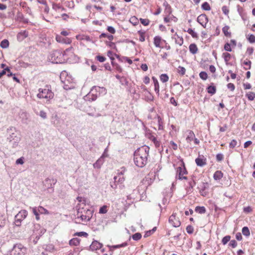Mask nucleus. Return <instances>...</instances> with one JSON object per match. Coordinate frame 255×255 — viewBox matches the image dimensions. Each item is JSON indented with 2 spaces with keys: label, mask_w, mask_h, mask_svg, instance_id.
Instances as JSON below:
<instances>
[{
  "label": "nucleus",
  "mask_w": 255,
  "mask_h": 255,
  "mask_svg": "<svg viewBox=\"0 0 255 255\" xmlns=\"http://www.w3.org/2000/svg\"><path fill=\"white\" fill-rule=\"evenodd\" d=\"M149 150L148 146H143L134 151L133 161L137 166L143 167L146 164Z\"/></svg>",
  "instance_id": "obj_1"
},
{
  "label": "nucleus",
  "mask_w": 255,
  "mask_h": 255,
  "mask_svg": "<svg viewBox=\"0 0 255 255\" xmlns=\"http://www.w3.org/2000/svg\"><path fill=\"white\" fill-rule=\"evenodd\" d=\"M7 131L9 135L7 137V140L10 144L12 148H16L20 140L19 132L13 127L8 128Z\"/></svg>",
  "instance_id": "obj_2"
},
{
  "label": "nucleus",
  "mask_w": 255,
  "mask_h": 255,
  "mask_svg": "<svg viewBox=\"0 0 255 255\" xmlns=\"http://www.w3.org/2000/svg\"><path fill=\"white\" fill-rule=\"evenodd\" d=\"M77 208V219L80 218L82 221L87 222L93 216V210L84 209L81 204H78Z\"/></svg>",
  "instance_id": "obj_3"
},
{
  "label": "nucleus",
  "mask_w": 255,
  "mask_h": 255,
  "mask_svg": "<svg viewBox=\"0 0 255 255\" xmlns=\"http://www.w3.org/2000/svg\"><path fill=\"white\" fill-rule=\"evenodd\" d=\"M101 91L105 92L106 89L104 87L93 86L90 92L86 96L87 100L89 101H95L100 95Z\"/></svg>",
  "instance_id": "obj_4"
},
{
  "label": "nucleus",
  "mask_w": 255,
  "mask_h": 255,
  "mask_svg": "<svg viewBox=\"0 0 255 255\" xmlns=\"http://www.w3.org/2000/svg\"><path fill=\"white\" fill-rule=\"evenodd\" d=\"M177 164L178 166L176 171L178 174V179L180 180H187L188 172L185 168L184 163L183 160H180Z\"/></svg>",
  "instance_id": "obj_5"
},
{
  "label": "nucleus",
  "mask_w": 255,
  "mask_h": 255,
  "mask_svg": "<svg viewBox=\"0 0 255 255\" xmlns=\"http://www.w3.org/2000/svg\"><path fill=\"white\" fill-rule=\"evenodd\" d=\"M39 93L37 96L39 98H44L47 100L51 99L54 97V94L49 88L48 86H46L44 89L39 88Z\"/></svg>",
  "instance_id": "obj_6"
},
{
  "label": "nucleus",
  "mask_w": 255,
  "mask_h": 255,
  "mask_svg": "<svg viewBox=\"0 0 255 255\" xmlns=\"http://www.w3.org/2000/svg\"><path fill=\"white\" fill-rule=\"evenodd\" d=\"M27 248L21 244L14 245L10 251V255H25L27 253Z\"/></svg>",
  "instance_id": "obj_7"
},
{
  "label": "nucleus",
  "mask_w": 255,
  "mask_h": 255,
  "mask_svg": "<svg viewBox=\"0 0 255 255\" xmlns=\"http://www.w3.org/2000/svg\"><path fill=\"white\" fill-rule=\"evenodd\" d=\"M65 53V51L62 53L60 50H54L50 54V60L52 63H61L64 61L63 57Z\"/></svg>",
  "instance_id": "obj_8"
},
{
  "label": "nucleus",
  "mask_w": 255,
  "mask_h": 255,
  "mask_svg": "<svg viewBox=\"0 0 255 255\" xmlns=\"http://www.w3.org/2000/svg\"><path fill=\"white\" fill-rule=\"evenodd\" d=\"M30 209H31L32 212L35 216V218L37 221L40 219V214L45 215L49 214V211L42 206L30 207Z\"/></svg>",
  "instance_id": "obj_9"
},
{
  "label": "nucleus",
  "mask_w": 255,
  "mask_h": 255,
  "mask_svg": "<svg viewBox=\"0 0 255 255\" xmlns=\"http://www.w3.org/2000/svg\"><path fill=\"white\" fill-rule=\"evenodd\" d=\"M237 41L235 39H231L229 42L225 43L224 49L227 52H231L232 49L236 47Z\"/></svg>",
  "instance_id": "obj_10"
},
{
  "label": "nucleus",
  "mask_w": 255,
  "mask_h": 255,
  "mask_svg": "<svg viewBox=\"0 0 255 255\" xmlns=\"http://www.w3.org/2000/svg\"><path fill=\"white\" fill-rule=\"evenodd\" d=\"M56 182L57 180L56 179L47 178L43 181V185L47 189H53Z\"/></svg>",
  "instance_id": "obj_11"
},
{
  "label": "nucleus",
  "mask_w": 255,
  "mask_h": 255,
  "mask_svg": "<svg viewBox=\"0 0 255 255\" xmlns=\"http://www.w3.org/2000/svg\"><path fill=\"white\" fill-rule=\"evenodd\" d=\"M197 21L202 25L203 27L206 28L208 22V16L205 14H202L197 17Z\"/></svg>",
  "instance_id": "obj_12"
},
{
  "label": "nucleus",
  "mask_w": 255,
  "mask_h": 255,
  "mask_svg": "<svg viewBox=\"0 0 255 255\" xmlns=\"http://www.w3.org/2000/svg\"><path fill=\"white\" fill-rule=\"evenodd\" d=\"M195 163L197 166L203 167L207 164V159L203 155H199L195 159Z\"/></svg>",
  "instance_id": "obj_13"
},
{
  "label": "nucleus",
  "mask_w": 255,
  "mask_h": 255,
  "mask_svg": "<svg viewBox=\"0 0 255 255\" xmlns=\"http://www.w3.org/2000/svg\"><path fill=\"white\" fill-rule=\"evenodd\" d=\"M114 180L118 183L119 184V188L120 189H123L125 187L123 183L125 180V179L124 176H115L114 177Z\"/></svg>",
  "instance_id": "obj_14"
},
{
  "label": "nucleus",
  "mask_w": 255,
  "mask_h": 255,
  "mask_svg": "<svg viewBox=\"0 0 255 255\" xmlns=\"http://www.w3.org/2000/svg\"><path fill=\"white\" fill-rule=\"evenodd\" d=\"M56 40L58 42L64 44H70L72 41L70 38L67 37L65 38L60 35H57L56 37Z\"/></svg>",
  "instance_id": "obj_15"
},
{
  "label": "nucleus",
  "mask_w": 255,
  "mask_h": 255,
  "mask_svg": "<svg viewBox=\"0 0 255 255\" xmlns=\"http://www.w3.org/2000/svg\"><path fill=\"white\" fill-rule=\"evenodd\" d=\"M27 216V212L25 210H22L20 211L15 216V219H18V220H23Z\"/></svg>",
  "instance_id": "obj_16"
},
{
  "label": "nucleus",
  "mask_w": 255,
  "mask_h": 255,
  "mask_svg": "<svg viewBox=\"0 0 255 255\" xmlns=\"http://www.w3.org/2000/svg\"><path fill=\"white\" fill-rule=\"evenodd\" d=\"M102 244L98 242L97 241H94L90 246V249L91 251H96L102 247Z\"/></svg>",
  "instance_id": "obj_17"
},
{
  "label": "nucleus",
  "mask_w": 255,
  "mask_h": 255,
  "mask_svg": "<svg viewBox=\"0 0 255 255\" xmlns=\"http://www.w3.org/2000/svg\"><path fill=\"white\" fill-rule=\"evenodd\" d=\"M222 32L225 36L227 38H231L232 37V32L230 30V27L228 25H225L222 28Z\"/></svg>",
  "instance_id": "obj_18"
},
{
  "label": "nucleus",
  "mask_w": 255,
  "mask_h": 255,
  "mask_svg": "<svg viewBox=\"0 0 255 255\" xmlns=\"http://www.w3.org/2000/svg\"><path fill=\"white\" fill-rule=\"evenodd\" d=\"M216 87L214 85V83H211L210 86H209L207 88V91L208 93L213 95L215 94L216 92Z\"/></svg>",
  "instance_id": "obj_19"
},
{
  "label": "nucleus",
  "mask_w": 255,
  "mask_h": 255,
  "mask_svg": "<svg viewBox=\"0 0 255 255\" xmlns=\"http://www.w3.org/2000/svg\"><path fill=\"white\" fill-rule=\"evenodd\" d=\"M187 135L186 136V140L187 142H191L194 138H195V134L193 131L191 130H188L187 131Z\"/></svg>",
  "instance_id": "obj_20"
},
{
  "label": "nucleus",
  "mask_w": 255,
  "mask_h": 255,
  "mask_svg": "<svg viewBox=\"0 0 255 255\" xmlns=\"http://www.w3.org/2000/svg\"><path fill=\"white\" fill-rule=\"evenodd\" d=\"M189 49L190 53L193 54H196L198 51L197 46L195 43L191 44L189 46Z\"/></svg>",
  "instance_id": "obj_21"
},
{
  "label": "nucleus",
  "mask_w": 255,
  "mask_h": 255,
  "mask_svg": "<svg viewBox=\"0 0 255 255\" xmlns=\"http://www.w3.org/2000/svg\"><path fill=\"white\" fill-rule=\"evenodd\" d=\"M222 57L224 60L225 63L228 64L229 62L231 59V54L228 52H224L222 54Z\"/></svg>",
  "instance_id": "obj_22"
},
{
  "label": "nucleus",
  "mask_w": 255,
  "mask_h": 255,
  "mask_svg": "<svg viewBox=\"0 0 255 255\" xmlns=\"http://www.w3.org/2000/svg\"><path fill=\"white\" fill-rule=\"evenodd\" d=\"M223 177V173L220 170L216 171L213 175V178L215 180H220Z\"/></svg>",
  "instance_id": "obj_23"
},
{
  "label": "nucleus",
  "mask_w": 255,
  "mask_h": 255,
  "mask_svg": "<svg viewBox=\"0 0 255 255\" xmlns=\"http://www.w3.org/2000/svg\"><path fill=\"white\" fill-rule=\"evenodd\" d=\"M175 220V215L173 213L171 216L169 218L168 220V224L170 226L172 227H175V223L174 221Z\"/></svg>",
  "instance_id": "obj_24"
},
{
  "label": "nucleus",
  "mask_w": 255,
  "mask_h": 255,
  "mask_svg": "<svg viewBox=\"0 0 255 255\" xmlns=\"http://www.w3.org/2000/svg\"><path fill=\"white\" fill-rule=\"evenodd\" d=\"M106 155L105 154H103L102 156L99 158L93 165L95 168H100L101 166V165L103 164V162L102 160V158L106 156Z\"/></svg>",
  "instance_id": "obj_25"
},
{
  "label": "nucleus",
  "mask_w": 255,
  "mask_h": 255,
  "mask_svg": "<svg viewBox=\"0 0 255 255\" xmlns=\"http://www.w3.org/2000/svg\"><path fill=\"white\" fill-rule=\"evenodd\" d=\"M153 82L154 85V90L156 94L159 95V85L158 80L155 77H152Z\"/></svg>",
  "instance_id": "obj_26"
},
{
  "label": "nucleus",
  "mask_w": 255,
  "mask_h": 255,
  "mask_svg": "<svg viewBox=\"0 0 255 255\" xmlns=\"http://www.w3.org/2000/svg\"><path fill=\"white\" fill-rule=\"evenodd\" d=\"M80 240L79 238H75L69 241L70 246H77L79 245Z\"/></svg>",
  "instance_id": "obj_27"
},
{
  "label": "nucleus",
  "mask_w": 255,
  "mask_h": 255,
  "mask_svg": "<svg viewBox=\"0 0 255 255\" xmlns=\"http://www.w3.org/2000/svg\"><path fill=\"white\" fill-rule=\"evenodd\" d=\"M243 64L244 66H245V67L244 68L245 70L251 69L252 62L250 60L246 59L244 61Z\"/></svg>",
  "instance_id": "obj_28"
},
{
  "label": "nucleus",
  "mask_w": 255,
  "mask_h": 255,
  "mask_svg": "<svg viewBox=\"0 0 255 255\" xmlns=\"http://www.w3.org/2000/svg\"><path fill=\"white\" fill-rule=\"evenodd\" d=\"M246 97L249 101H253L255 99V93L253 92H249L246 93Z\"/></svg>",
  "instance_id": "obj_29"
},
{
  "label": "nucleus",
  "mask_w": 255,
  "mask_h": 255,
  "mask_svg": "<svg viewBox=\"0 0 255 255\" xmlns=\"http://www.w3.org/2000/svg\"><path fill=\"white\" fill-rule=\"evenodd\" d=\"M195 211L199 214H204L206 210L204 206H197L195 209Z\"/></svg>",
  "instance_id": "obj_30"
},
{
  "label": "nucleus",
  "mask_w": 255,
  "mask_h": 255,
  "mask_svg": "<svg viewBox=\"0 0 255 255\" xmlns=\"http://www.w3.org/2000/svg\"><path fill=\"white\" fill-rule=\"evenodd\" d=\"M27 36V34L26 31L20 32L17 34V37L19 40H22Z\"/></svg>",
  "instance_id": "obj_31"
},
{
  "label": "nucleus",
  "mask_w": 255,
  "mask_h": 255,
  "mask_svg": "<svg viewBox=\"0 0 255 255\" xmlns=\"http://www.w3.org/2000/svg\"><path fill=\"white\" fill-rule=\"evenodd\" d=\"M157 120L158 122V130H162L163 129V122L160 116L157 115Z\"/></svg>",
  "instance_id": "obj_32"
},
{
  "label": "nucleus",
  "mask_w": 255,
  "mask_h": 255,
  "mask_svg": "<svg viewBox=\"0 0 255 255\" xmlns=\"http://www.w3.org/2000/svg\"><path fill=\"white\" fill-rule=\"evenodd\" d=\"M24 18V16L22 13L19 11H18L15 17V20L18 21H22Z\"/></svg>",
  "instance_id": "obj_33"
},
{
  "label": "nucleus",
  "mask_w": 255,
  "mask_h": 255,
  "mask_svg": "<svg viewBox=\"0 0 255 255\" xmlns=\"http://www.w3.org/2000/svg\"><path fill=\"white\" fill-rule=\"evenodd\" d=\"M0 46L2 48H6L9 46V42L7 39H3L0 42Z\"/></svg>",
  "instance_id": "obj_34"
},
{
  "label": "nucleus",
  "mask_w": 255,
  "mask_h": 255,
  "mask_svg": "<svg viewBox=\"0 0 255 255\" xmlns=\"http://www.w3.org/2000/svg\"><path fill=\"white\" fill-rule=\"evenodd\" d=\"M187 32L190 34L193 38H198V35L197 34V33L194 31V30L191 28H189L188 30H187Z\"/></svg>",
  "instance_id": "obj_35"
},
{
  "label": "nucleus",
  "mask_w": 255,
  "mask_h": 255,
  "mask_svg": "<svg viewBox=\"0 0 255 255\" xmlns=\"http://www.w3.org/2000/svg\"><path fill=\"white\" fill-rule=\"evenodd\" d=\"M161 42V37L159 36H155L154 38V44L157 47H160V44Z\"/></svg>",
  "instance_id": "obj_36"
},
{
  "label": "nucleus",
  "mask_w": 255,
  "mask_h": 255,
  "mask_svg": "<svg viewBox=\"0 0 255 255\" xmlns=\"http://www.w3.org/2000/svg\"><path fill=\"white\" fill-rule=\"evenodd\" d=\"M242 233L243 234L247 237H248L250 235V230L247 227H244L242 229Z\"/></svg>",
  "instance_id": "obj_37"
},
{
  "label": "nucleus",
  "mask_w": 255,
  "mask_h": 255,
  "mask_svg": "<svg viewBox=\"0 0 255 255\" xmlns=\"http://www.w3.org/2000/svg\"><path fill=\"white\" fill-rule=\"evenodd\" d=\"M200 78L203 80H206L208 78V75L206 72L202 71L199 73Z\"/></svg>",
  "instance_id": "obj_38"
},
{
  "label": "nucleus",
  "mask_w": 255,
  "mask_h": 255,
  "mask_svg": "<svg viewBox=\"0 0 255 255\" xmlns=\"http://www.w3.org/2000/svg\"><path fill=\"white\" fill-rule=\"evenodd\" d=\"M202 8L205 10H211V6L207 2H205L202 4Z\"/></svg>",
  "instance_id": "obj_39"
},
{
  "label": "nucleus",
  "mask_w": 255,
  "mask_h": 255,
  "mask_svg": "<svg viewBox=\"0 0 255 255\" xmlns=\"http://www.w3.org/2000/svg\"><path fill=\"white\" fill-rule=\"evenodd\" d=\"M100 38H101L102 37H107L108 38V39L110 41H112L114 39V36L112 35H108L107 34L105 33H102L100 35Z\"/></svg>",
  "instance_id": "obj_40"
},
{
  "label": "nucleus",
  "mask_w": 255,
  "mask_h": 255,
  "mask_svg": "<svg viewBox=\"0 0 255 255\" xmlns=\"http://www.w3.org/2000/svg\"><path fill=\"white\" fill-rule=\"evenodd\" d=\"M141 234L139 233H136L132 236V238L134 241H138L141 238Z\"/></svg>",
  "instance_id": "obj_41"
},
{
  "label": "nucleus",
  "mask_w": 255,
  "mask_h": 255,
  "mask_svg": "<svg viewBox=\"0 0 255 255\" xmlns=\"http://www.w3.org/2000/svg\"><path fill=\"white\" fill-rule=\"evenodd\" d=\"M160 80L164 83L168 80V76L165 74H162L160 76Z\"/></svg>",
  "instance_id": "obj_42"
},
{
  "label": "nucleus",
  "mask_w": 255,
  "mask_h": 255,
  "mask_svg": "<svg viewBox=\"0 0 255 255\" xmlns=\"http://www.w3.org/2000/svg\"><path fill=\"white\" fill-rule=\"evenodd\" d=\"M138 34H139V40L141 42H143L145 40L144 33L145 32L142 31L141 30H139L138 31Z\"/></svg>",
  "instance_id": "obj_43"
},
{
  "label": "nucleus",
  "mask_w": 255,
  "mask_h": 255,
  "mask_svg": "<svg viewBox=\"0 0 255 255\" xmlns=\"http://www.w3.org/2000/svg\"><path fill=\"white\" fill-rule=\"evenodd\" d=\"M247 39L251 43H255V36L252 34H249L247 37Z\"/></svg>",
  "instance_id": "obj_44"
},
{
  "label": "nucleus",
  "mask_w": 255,
  "mask_h": 255,
  "mask_svg": "<svg viewBox=\"0 0 255 255\" xmlns=\"http://www.w3.org/2000/svg\"><path fill=\"white\" fill-rule=\"evenodd\" d=\"M230 239L231 237L230 236H226L222 239V243H223V245H225L227 244L228 242L230 241Z\"/></svg>",
  "instance_id": "obj_45"
},
{
  "label": "nucleus",
  "mask_w": 255,
  "mask_h": 255,
  "mask_svg": "<svg viewBox=\"0 0 255 255\" xmlns=\"http://www.w3.org/2000/svg\"><path fill=\"white\" fill-rule=\"evenodd\" d=\"M127 245H128V243L127 242H125V243H123V244H120V245H117L113 246H112V248L114 249H116L120 248H122V247H126Z\"/></svg>",
  "instance_id": "obj_46"
},
{
  "label": "nucleus",
  "mask_w": 255,
  "mask_h": 255,
  "mask_svg": "<svg viewBox=\"0 0 255 255\" xmlns=\"http://www.w3.org/2000/svg\"><path fill=\"white\" fill-rule=\"evenodd\" d=\"M107 206L104 205L101 207L99 210V213L100 214H105L107 212Z\"/></svg>",
  "instance_id": "obj_47"
},
{
  "label": "nucleus",
  "mask_w": 255,
  "mask_h": 255,
  "mask_svg": "<svg viewBox=\"0 0 255 255\" xmlns=\"http://www.w3.org/2000/svg\"><path fill=\"white\" fill-rule=\"evenodd\" d=\"M74 235L78 236L79 237L83 236L85 237H87L88 236V234L86 232H76V233H75Z\"/></svg>",
  "instance_id": "obj_48"
},
{
  "label": "nucleus",
  "mask_w": 255,
  "mask_h": 255,
  "mask_svg": "<svg viewBox=\"0 0 255 255\" xmlns=\"http://www.w3.org/2000/svg\"><path fill=\"white\" fill-rule=\"evenodd\" d=\"M185 72L186 69L184 67L181 66L178 67V72L179 74H180L181 75H183L185 74Z\"/></svg>",
  "instance_id": "obj_49"
},
{
  "label": "nucleus",
  "mask_w": 255,
  "mask_h": 255,
  "mask_svg": "<svg viewBox=\"0 0 255 255\" xmlns=\"http://www.w3.org/2000/svg\"><path fill=\"white\" fill-rule=\"evenodd\" d=\"M126 169L125 168V167H122V168H121V170H119L118 172V176H124V174L125 173V172H126Z\"/></svg>",
  "instance_id": "obj_50"
},
{
  "label": "nucleus",
  "mask_w": 255,
  "mask_h": 255,
  "mask_svg": "<svg viewBox=\"0 0 255 255\" xmlns=\"http://www.w3.org/2000/svg\"><path fill=\"white\" fill-rule=\"evenodd\" d=\"M126 169L125 168V167H122V168H121V170H119L118 172V176H124V174L125 173V172H126Z\"/></svg>",
  "instance_id": "obj_51"
},
{
  "label": "nucleus",
  "mask_w": 255,
  "mask_h": 255,
  "mask_svg": "<svg viewBox=\"0 0 255 255\" xmlns=\"http://www.w3.org/2000/svg\"><path fill=\"white\" fill-rule=\"evenodd\" d=\"M186 230L187 232L189 234H192L194 232V228L191 225L187 226Z\"/></svg>",
  "instance_id": "obj_52"
},
{
  "label": "nucleus",
  "mask_w": 255,
  "mask_h": 255,
  "mask_svg": "<svg viewBox=\"0 0 255 255\" xmlns=\"http://www.w3.org/2000/svg\"><path fill=\"white\" fill-rule=\"evenodd\" d=\"M222 10L223 12L225 15H228V14L229 13V9L227 6H226V5L223 6L222 7Z\"/></svg>",
  "instance_id": "obj_53"
},
{
  "label": "nucleus",
  "mask_w": 255,
  "mask_h": 255,
  "mask_svg": "<svg viewBox=\"0 0 255 255\" xmlns=\"http://www.w3.org/2000/svg\"><path fill=\"white\" fill-rule=\"evenodd\" d=\"M52 8L55 10L60 9L61 8V6L59 4H57L54 2L52 3Z\"/></svg>",
  "instance_id": "obj_54"
},
{
  "label": "nucleus",
  "mask_w": 255,
  "mask_h": 255,
  "mask_svg": "<svg viewBox=\"0 0 255 255\" xmlns=\"http://www.w3.org/2000/svg\"><path fill=\"white\" fill-rule=\"evenodd\" d=\"M243 85L244 90H249L252 88V85L249 83H248V82L244 83L243 84Z\"/></svg>",
  "instance_id": "obj_55"
},
{
  "label": "nucleus",
  "mask_w": 255,
  "mask_h": 255,
  "mask_svg": "<svg viewBox=\"0 0 255 255\" xmlns=\"http://www.w3.org/2000/svg\"><path fill=\"white\" fill-rule=\"evenodd\" d=\"M156 230V227H154L152 230L147 231L145 234L144 237H147L153 234Z\"/></svg>",
  "instance_id": "obj_56"
},
{
  "label": "nucleus",
  "mask_w": 255,
  "mask_h": 255,
  "mask_svg": "<svg viewBox=\"0 0 255 255\" xmlns=\"http://www.w3.org/2000/svg\"><path fill=\"white\" fill-rule=\"evenodd\" d=\"M140 22L144 26L148 25L149 23V20L148 19L140 18Z\"/></svg>",
  "instance_id": "obj_57"
},
{
  "label": "nucleus",
  "mask_w": 255,
  "mask_h": 255,
  "mask_svg": "<svg viewBox=\"0 0 255 255\" xmlns=\"http://www.w3.org/2000/svg\"><path fill=\"white\" fill-rule=\"evenodd\" d=\"M96 59L100 62H104L106 60V58L101 55H97L96 57Z\"/></svg>",
  "instance_id": "obj_58"
},
{
  "label": "nucleus",
  "mask_w": 255,
  "mask_h": 255,
  "mask_svg": "<svg viewBox=\"0 0 255 255\" xmlns=\"http://www.w3.org/2000/svg\"><path fill=\"white\" fill-rule=\"evenodd\" d=\"M110 186L114 189H116L119 187V184L117 182L115 181V180L111 182Z\"/></svg>",
  "instance_id": "obj_59"
},
{
  "label": "nucleus",
  "mask_w": 255,
  "mask_h": 255,
  "mask_svg": "<svg viewBox=\"0 0 255 255\" xmlns=\"http://www.w3.org/2000/svg\"><path fill=\"white\" fill-rule=\"evenodd\" d=\"M106 45L108 46L109 47L112 48H116V46L114 42H111V41H106Z\"/></svg>",
  "instance_id": "obj_60"
},
{
  "label": "nucleus",
  "mask_w": 255,
  "mask_h": 255,
  "mask_svg": "<svg viewBox=\"0 0 255 255\" xmlns=\"http://www.w3.org/2000/svg\"><path fill=\"white\" fill-rule=\"evenodd\" d=\"M227 86L231 91H234L235 89V86L233 83H230L227 84Z\"/></svg>",
  "instance_id": "obj_61"
},
{
  "label": "nucleus",
  "mask_w": 255,
  "mask_h": 255,
  "mask_svg": "<svg viewBox=\"0 0 255 255\" xmlns=\"http://www.w3.org/2000/svg\"><path fill=\"white\" fill-rule=\"evenodd\" d=\"M114 55V54H113V52L110 50L108 51L107 52V55L111 61H114L115 59L114 57H113Z\"/></svg>",
  "instance_id": "obj_62"
},
{
  "label": "nucleus",
  "mask_w": 255,
  "mask_h": 255,
  "mask_svg": "<svg viewBox=\"0 0 255 255\" xmlns=\"http://www.w3.org/2000/svg\"><path fill=\"white\" fill-rule=\"evenodd\" d=\"M107 30L112 34H115L116 32L115 29L111 26H109L107 27Z\"/></svg>",
  "instance_id": "obj_63"
},
{
  "label": "nucleus",
  "mask_w": 255,
  "mask_h": 255,
  "mask_svg": "<svg viewBox=\"0 0 255 255\" xmlns=\"http://www.w3.org/2000/svg\"><path fill=\"white\" fill-rule=\"evenodd\" d=\"M229 245L233 248H235L237 246V242L234 240H231L229 243Z\"/></svg>",
  "instance_id": "obj_64"
}]
</instances>
